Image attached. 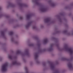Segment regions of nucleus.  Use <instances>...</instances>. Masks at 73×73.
<instances>
[{
	"mask_svg": "<svg viewBox=\"0 0 73 73\" xmlns=\"http://www.w3.org/2000/svg\"><path fill=\"white\" fill-rule=\"evenodd\" d=\"M36 28V27H33V29H35Z\"/></svg>",
	"mask_w": 73,
	"mask_h": 73,
	"instance_id": "nucleus-33",
	"label": "nucleus"
},
{
	"mask_svg": "<svg viewBox=\"0 0 73 73\" xmlns=\"http://www.w3.org/2000/svg\"><path fill=\"white\" fill-rule=\"evenodd\" d=\"M48 3L50 4L51 6L52 7H54L56 5V4L51 1H48Z\"/></svg>",
	"mask_w": 73,
	"mask_h": 73,
	"instance_id": "nucleus-9",
	"label": "nucleus"
},
{
	"mask_svg": "<svg viewBox=\"0 0 73 73\" xmlns=\"http://www.w3.org/2000/svg\"><path fill=\"white\" fill-rule=\"evenodd\" d=\"M73 59V57H72L71 59H70V60H72Z\"/></svg>",
	"mask_w": 73,
	"mask_h": 73,
	"instance_id": "nucleus-36",
	"label": "nucleus"
},
{
	"mask_svg": "<svg viewBox=\"0 0 73 73\" xmlns=\"http://www.w3.org/2000/svg\"><path fill=\"white\" fill-rule=\"evenodd\" d=\"M72 5H73V4H72Z\"/></svg>",
	"mask_w": 73,
	"mask_h": 73,
	"instance_id": "nucleus-39",
	"label": "nucleus"
},
{
	"mask_svg": "<svg viewBox=\"0 0 73 73\" xmlns=\"http://www.w3.org/2000/svg\"><path fill=\"white\" fill-rule=\"evenodd\" d=\"M50 66L51 69H54L55 68V66L53 63H50Z\"/></svg>",
	"mask_w": 73,
	"mask_h": 73,
	"instance_id": "nucleus-10",
	"label": "nucleus"
},
{
	"mask_svg": "<svg viewBox=\"0 0 73 73\" xmlns=\"http://www.w3.org/2000/svg\"><path fill=\"white\" fill-rule=\"evenodd\" d=\"M30 64H31V63H30Z\"/></svg>",
	"mask_w": 73,
	"mask_h": 73,
	"instance_id": "nucleus-41",
	"label": "nucleus"
},
{
	"mask_svg": "<svg viewBox=\"0 0 73 73\" xmlns=\"http://www.w3.org/2000/svg\"><path fill=\"white\" fill-rule=\"evenodd\" d=\"M63 50H65L66 51L70 53V55L73 54V50L72 48H68L66 44L64 45V47L63 49Z\"/></svg>",
	"mask_w": 73,
	"mask_h": 73,
	"instance_id": "nucleus-1",
	"label": "nucleus"
},
{
	"mask_svg": "<svg viewBox=\"0 0 73 73\" xmlns=\"http://www.w3.org/2000/svg\"><path fill=\"white\" fill-rule=\"evenodd\" d=\"M38 53H35V59L36 60H37L38 59Z\"/></svg>",
	"mask_w": 73,
	"mask_h": 73,
	"instance_id": "nucleus-12",
	"label": "nucleus"
},
{
	"mask_svg": "<svg viewBox=\"0 0 73 73\" xmlns=\"http://www.w3.org/2000/svg\"><path fill=\"white\" fill-rule=\"evenodd\" d=\"M9 6H11V5H9Z\"/></svg>",
	"mask_w": 73,
	"mask_h": 73,
	"instance_id": "nucleus-40",
	"label": "nucleus"
},
{
	"mask_svg": "<svg viewBox=\"0 0 73 73\" xmlns=\"http://www.w3.org/2000/svg\"><path fill=\"white\" fill-rule=\"evenodd\" d=\"M42 27H43V26L42 25H41V26H40V28H42Z\"/></svg>",
	"mask_w": 73,
	"mask_h": 73,
	"instance_id": "nucleus-32",
	"label": "nucleus"
},
{
	"mask_svg": "<svg viewBox=\"0 0 73 73\" xmlns=\"http://www.w3.org/2000/svg\"><path fill=\"white\" fill-rule=\"evenodd\" d=\"M33 44H31L29 45V46H33Z\"/></svg>",
	"mask_w": 73,
	"mask_h": 73,
	"instance_id": "nucleus-29",
	"label": "nucleus"
},
{
	"mask_svg": "<svg viewBox=\"0 0 73 73\" xmlns=\"http://www.w3.org/2000/svg\"><path fill=\"white\" fill-rule=\"evenodd\" d=\"M32 1L33 3H35L36 5H38L39 4V3L38 2V0H33Z\"/></svg>",
	"mask_w": 73,
	"mask_h": 73,
	"instance_id": "nucleus-11",
	"label": "nucleus"
},
{
	"mask_svg": "<svg viewBox=\"0 0 73 73\" xmlns=\"http://www.w3.org/2000/svg\"><path fill=\"white\" fill-rule=\"evenodd\" d=\"M8 57L10 60H13V58H14V57H13V56L11 55H8Z\"/></svg>",
	"mask_w": 73,
	"mask_h": 73,
	"instance_id": "nucleus-18",
	"label": "nucleus"
},
{
	"mask_svg": "<svg viewBox=\"0 0 73 73\" xmlns=\"http://www.w3.org/2000/svg\"><path fill=\"white\" fill-rule=\"evenodd\" d=\"M13 34V32H10L9 33V35H12Z\"/></svg>",
	"mask_w": 73,
	"mask_h": 73,
	"instance_id": "nucleus-22",
	"label": "nucleus"
},
{
	"mask_svg": "<svg viewBox=\"0 0 73 73\" xmlns=\"http://www.w3.org/2000/svg\"><path fill=\"white\" fill-rule=\"evenodd\" d=\"M68 69L70 70H73V64L72 62H70L68 64Z\"/></svg>",
	"mask_w": 73,
	"mask_h": 73,
	"instance_id": "nucleus-4",
	"label": "nucleus"
},
{
	"mask_svg": "<svg viewBox=\"0 0 73 73\" xmlns=\"http://www.w3.org/2000/svg\"><path fill=\"white\" fill-rule=\"evenodd\" d=\"M48 39L46 38L43 41V43L44 44H46L48 42Z\"/></svg>",
	"mask_w": 73,
	"mask_h": 73,
	"instance_id": "nucleus-19",
	"label": "nucleus"
},
{
	"mask_svg": "<svg viewBox=\"0 0 73 73\" xmlns=\"http://www.w3.org/2000/svg\"><path fill=\"white\" fill-rule=\"evenodd\" d=\"M62 60H67V58H62Z\"/></svg>",
	"mask_w": 73,
	"mask_h": 73,
	"instance_id": "nucleus-23",
	"label": "nucleus"
},
{
	"mask_svg": "<svg viewBox=\"0 0 73 73\" xmlns=\"http://www.w3.org/2000/svg\"><path fill=\"white\" fill-rule=\"evenodd\" d=\"M1 35L3 37H5V34H4V32L3 31L1 32Z\"/></svg>",
	"mask_w": 73,
	"mask_h": 73,
	"instance_id": "nucleus-21",
	"label": "nucleus"
},
{
	"mask_svg": "<svg viewBox=\"0 0 73 73\" xmlns=\"http://www.w3.org/2000/svg\"><path fill=\"white\" fill-rule=\"evenodd\" d=\"M25 71L26 72V73H29L28 72V68L27 67H25Z\"/></svg>",
	"mask_w": 73,
	"mask_h": 73,
	"instance_id": "nucleus-20",
	"label": "nucleus"
},
{
	"mask_svg": "<svg viewBox=\"0 0 73 73\" xmlns=\"http://www.w3.org/2000/svg\"><path fill=\"white\" fill-rule=\"evenodd\" d=\"M32 22H28L27 23V25H26L25 26V27L26 29H28L29 27V26L31 25V23Z\"/></svg>",
	"mask_w": 73,
	"mask_h": 73,
	"instance_id": "nucleus-13",
	"label": "nucleus"
},
{
	"mask_svg": "<svg viewBox=\"0 0 73 73\" xmlns=\"http://www.w3.org/2000/svg\"><path fill=\"white\" fill-rule=\"evenodd\" d=\"M70 33L71 34H73V31H72Z\"/></svg>",
	"mask_w": 73,
	"mask_h": 73,
	"instance_id": "nucleus-35",
	"label": "nucleus"
},
{
	"mask_svg": "<svg viewBox=\"0 0 73 73\" xmlns=\"http://www.w3.org/2000/svg\"><path fill=\"white\" fill-rule=\"evenodd\" d=\"M2 8L1 7H0V10H1Z\"/></svg>",
	"mask_w": 73,
	"mask_h": 73,
	"instance_id": "nucleus-37",
	"label": "nucleus"
},
{
	"mask_svg": "<svg viewBox=\"0 0 73 73\" xmlns=\"http://www.w3.org/2000/svg\"><path fill=\"white\" fill-rule=\"evenodd\" d=\"M19 5L21 7H26L27 6V5L24 4H19Z\"/></svg>",
	"mask_w": 73,
	"mask_h": 73,
	"instance_id": "nucleus-16",
	"label": "nucleus"
},
{
	"mask_svg": "<svg viewBox=\"0 0 73 73\" xmlns=\"http://www.w3.org/2000/svg\"><path fill=\"white\" fill-rule=\"evenodd\" d=\"M21 64L20 62H17L16 61H14L12 63V64L13 65H20Z\"/></svg>",
	"mask_w": 73,
	"mask_h": 73,
	"instance_id": "nucleus-8",
	"label": "nucleus"
},
{
	"mask_svg": "<svg viewBox=\"0 0 73 73\" xmlns=\"http://www.w3.org/2000/svg\"><path fill=\"white\" fill-rule=\"evenodd\" d=\"M23 60L24 62H25V61H26L25 60L23 59Z\"/></svg>",
	"mask_w": 73,
	"mask_h": 73,
	"instance_id": "nucleus-34",
	"label": "nucleus"
},
{
	"mask_svg": "<svg viewBox=\"0 0 73 73\" xmlns=\"http://www.w3.org/2000/svg\"><path fill=\"white\" fill-rule=\"evenodd\" d=\"M67 35H68V36H70V35H73V34H70V33H67Z\"/></svg>",
	"mask_w": 73,
	"mask_h": 73,
	"instance_id": "nucleus-24",
	"label": "nucleus"
},
{
	"mask_svg": "<svg viewBox=\"0 0 73 73\" xmlns=\"http://www.w3.org/2000/svg\"><path fill=\"white\" fill-rule=\"evenodd\" d=\"M52 39H55V38H54V37H53V38H52Z\"/></svg>",
	"mask_w": 73,
	"mask_h": 73,
	"instance_id": "nucleus-38",
	"label": "nucleus"
},
{
	"mask_svg": "<svg viewBox=\"0 0 73 73\" xmlns=\"http://www.w3.org/2000/svg\"><path fill=\"white\" fill-rule=\"evenodd\" d=\"M32 16V15L29 14L28 15L26 16V18L27 20H28L30 19L31 17Z\"/></svg>",
	"mask_w": 73,
	"mask_h": 73,
	"instance_id": "nucleus-17",
	"label": "nucleus"
},
{
	"mask_svg": "<svg viewBox=\"0 0 73 73\" xmlns=\"http://www.w3.org/2000/svg\"><path fill=\"white\" fill-rule=\"evenodd\" d=\"M46 64L45 63H42V65L43 66H45L46 65Z\"/></svg>",
	"mask_w": 73,
	"mask_h": 73,
	"instance_id": "nucleus-27",
	"label": "nucleus"
},
{
	"mask_svg": "<svg viewBox=\"0 0 73 73\" xmlns=\"http://www.w3.org/2000/svg\"><path fill=\"white\" fill-rule=\"evenodd\" d=\"M54 73H60V72L58 71H55Z\"/></svg>",
	"mask_w": 73,
	"mask_h": 73,
	"instance_id": "nucleus-26",
	"label": "nucleus"
},
{
	"mask_svg": "<svg viewBox=\"0 0 73 73\" xmlns=\"http://www.w3.org/2000/svg\"><path fill=\"white\" fill-rule=\"evenodd\" d=\"M53 44H51L50 45V46L47 49V50L48 51H50L53 50Z\"/></svg>",
	"mask_w": 73,
	"mask_h": 73,
	"instance_id": "nucleus-6",
	"label": "nucleus"
},
{
	"mask_svg": "<svg viewBox=\"0 0 73 73\" xmlns=\"http://www.w3.org/2000/svg\"><path fill=\"white\" fill-rule=\"evenodd\" d=\"M20 19H21V20H22V19H23V17H20Z\"/></svg>",
	"mask_w": 73,
	"mask_h": 73,
	"instance_id": "nucleus-31",
	"label": "nucleus"
},
{
	"mask_svg": "<svg viewBox=\"0 0 73 73\" xmlns=\"http://www.w3.org/2000/svg\"><path fill=\"white\" fill-rule=\"evenodd\" d=\"M11 41L13 43H14V44H18V42L14 40V38L13 37H12L11 38Z\"/></svg>",
	"mask_w": 73,
	"mask_h": 73,
	"instance_id": "nucleus-7",
	"label": "nucleus"
},
{
	"mask_svg": "<svg viewBox=\"0 0 73 73\" xmlns=\"http://www.w3.org/2000/svg\"><path fill=\"white\" fill-rule=\"evenodd\" d=\"M40 10L41 12H44L46 11V9L45 8V7L44 6H42L40 7Z\"/></svg>",
	"mask_w": 73,
	"mask_h": 73,
	"instance_id": "nucleus-5",
	"label": "nucleus"
},
{
	"mask_svg": "<svg viewBox=\"0 0 73 73\" xmlns=\"http://www.w3.org/2000/svg\"><path fill=\"white\" fill-rule=\"evenodd\" d=\"M16 54H20L22 56H24L25 55H27L28 56L29 54V52H28V51L27 50H25L24 53H22L20 51L18 50L16 52Z\"/></svg>",
	"mask_w": 73,
	"mask_h": 73,
	"instance_id": "nucleus-2",
	"label": "nucleus"
},
{
	"mask_svg": "<svg viewBox=\"0 0 73 73\" xmlns=\"http://www.w3.org/2000/svg\"><path fill=\"white\" fill-rule=\"evenodd\" d=\"M8 63H6L3 64L1 67V70L3 72H5L7 71V67H8Z\"/></svg>",
	"mask_w": 73,
	"mask_h": 73,
	"instance_id": "nucleus-3",
	"label": "nucleus"
},
{
	"mask_svg": "<svg viewBox=\"0 0 73 73\" xmlns=\"http://www.w3.org/2000/svg\"><path fill=\"white\" fill-rule=\"evenodd\" d=\"M36 64H38L40 63V62L38 60L36 61Z\"/></svg>",
	"mask_w": 73,
	"mask_h": 73,
	"instance_id": "nucleus-25",
	"label": "nucleus"
},
{
	"mask_svg": "<svg viewBox=\"0 0 73 73\" xmlns=\"http://www.w3.org/2000/svg\"><path fill=\"white\" fill-rule=\"evenodd\" d=\"M3 60V58H0V61H1Z\"/></svg>",
	"mask_w": 73,
	"mask_h": 73,
	"instance_id": "nucleus-30",
	"label": "nucleus"
},
{
	"mask_svg": "<svg viewBox=\"0 0 73 73\" xmlns=\"http://www.w3.org/2000/svg\"><path fill=\"white\" fill-rule=\"evenodd\" d=\"M67 31H64L63 32V33H66Z\"/></svg>",
	"mask_w": 73,
	"mask_h": 73,
	"instance_id": "nucleus-28",
	"label": "nucleus"
},
{
	"mask_svg": "<svg viewBox=\"0 0 73 73\" xmlns=\"http://www.w3.org/2000/svg\"><path fill=\"white\" fill-rule=\"evenodd\" d=\"M46 50V49H44L43 50H42L40 48H38V53H41L42 52H44Z\"/></svg>",
	"mask_w": 73,
	"mask_h": 73,
	"instance_id": "nucleus-15",
	"label": "nucleus"
},
{
	"mask_svg": "<svg viewBox=\"0 0 73 73\" xmlns=\"http://www.w3.org/2000/svg\"><path fill=\"white\" fill-rule=\"evenodd\" d=\"M45 23H50V18H47L45 19L44 20Z\"/></svg>",
	"mask_w": 73,
	"mask_h": 73,
	"instance_id": "nucleus-14",
	"label": "nucleus"
}]
</instances>
